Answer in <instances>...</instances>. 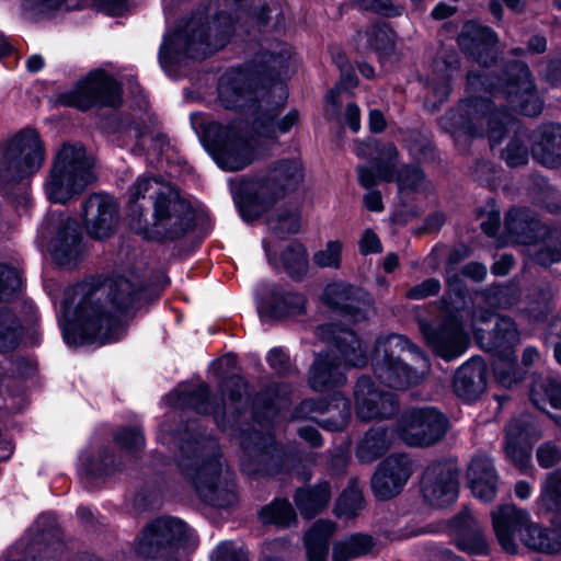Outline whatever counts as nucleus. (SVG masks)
I'll use <instances>...</instances> for the list:
<instances>
[{"label":"nucleus","instance_id":"nucleus-57","mask_svg":"<svg viewBox=\"0 0 561 561\" xmlns=\"http://www.w3.org/2000/svg\"><path fill=\"white\" fill-rule=\"evenodd\" d=\"M535 261L543 266L561 261V227L548 232L545 245L535 253Z\"/></svg>","mask_w":561,"mask_h":561},{"label":"nucleus","instance_id":"nucleus-7","mask_svg":"<svg viewBox=\"0 0 561 561\" xmlns=\"http://www.w3.org/2000/svg\"><path fill=\"white\" fill-rule=\"evenodd\" d=\"M209 4L197 8L179 32L167 31L159 49V64L164 72L176 78L188 60L202 61L209 51Z\"/></svg>","mask_w":561,"mask_h":561},{"label":"nucleus","instance_id":"nucleus-61","mask_svg":"<svg viewBox=\"0 0 561 561\" xmlns=\"http://www.w3.org/2000/svg\"><path fill=\"white\" fill-rule=\"evenodd\" d=\"M330 411L331 404L327 399H307L295 409L293 419L314 421L317 415Z\"/></svg>","mask_w":561,"mask_h":561},{"label":"nucleus","instance_id":"nucleus-40","mask_svg":"<svg viewBox=\"0 0 561 561\" xmlns=\"http://www.w3.org/2000/svg\"><path fill=\"white\" fill-rule=\"evenodd\" d=\"M392 433L385 426L368 430L356 447L355 455L363 463H370L388 451Z\"/></svg>","mask_w":561,"mask_h":561},{"label":"nucleus","instance_id":"nucleus-60","mask_svg":"<svg viewBox=\"0 0 561 561\" xmlns=\"http://www.w3.org/2000/svg\"><path fill=\"white\" fill-rule=\"evenodd\" d=\"M369 46L376 51H387L393 46V33L386 24H375L367 28Z\"/></svg>","mask_w":561,"mask_h":561},{"label":"nucleus","instance_id":"nucleus-47","mask_svg":"<svg viewBox=\"0 0 561 561\" xmlns=\"http://www.w3.org/2000/svg\"><path fill=\"white\" fill-rule=\"evenodd\" d=\"M266 224L275 236L284 239L299 231L300 215L295 207L277 209L268 215Z\"/></svg>","mask_w":561,"mask_h":561},{"label":"nucleus","instance_id":"nucleus-20","mask_svg":"<svg viewBox=\"0 0 561 561\" xmlns=\"http://www.w3.org/2000/svg\"><path fill=\"white\" fill-rule=\"evenodd\" d=\"M427 345L439 357L453 360L461 356L469 346V336L454 317H446L439 324H421Z\"/></svg>","mask_w":561,"mask_h":561},{"label":"nucleus","instance_id":"nucleus-9","mask_svg":"<svg viewBox=\"0 0 561 561\" xmlns=\"http://www.w3.org/2000/svg\"><path fill=\"white\" fill-rule=\"evenodd\" d=\"M93 164L81 145L65 144L58 150L45 183L48 199L65 204L94 180Z\"/></svg>","mask_w":561,"mask_h":561},{"label":"nucleus","instance_id":"nucleus-28","mask_svg":"<svg viewBox=\"0 0 561 561\" xmlns=\"http://www.w3.org/2000/svg\"><path fill=\"white\" fill-rule=\"evenodd\" d=\"M528 138L536 162L550 169L561 167V124H541Z\"/></svg>","mask_w":561,"mask_h":561},{"label":"nucleus","instance_id":"nucleus-5","mask_svg":"<svg viewBox=\"0 0 561 561\" xmlns=\"http://www.w3.org/2000/svg\"><path fill=\"white\" fill-rule=\"evenodd\" d=\"M316 335L335 346L341 358L334 350L321 351L316 355L308 370V385L313 391L328 392L345 386V369L367 364L366 350L352 330L327 323L316 329Z\"/></svg>","mask_w":561,"mask_h":561},{"label":"nucleus","instance_id":"nucleus-10","mask_svg":"<svg viewBox=\"0 0 561 561\" xmlns=\"http://www.w3.org/2000/svg\"><path fill=\"white\" fill-rule=\"evenodd\" d=\"M302 181L301 165L295 160H282L264 178L251 183L249 194L240 203L245 220L260 217Z\"/></svg>","mask_w":561,"mask_h":561},{"label":"nucleus","instance_id":"nucleus-19","mask_svg":"<svg viewBox=\"0 0 561 561\" xmlns=\"http://www.w3.org/2000/svg\"><path fill=\"white\" fill-rule=\"evenodd\" d=\"M322 301L351 322L366 320L373 306L367 291L344 282L329 284L323 291Z\"/></svg>","mask_w":561,"mask_h":561},{"label":"nucleus","instance_id":"nucleus-29","mask_svg":"<svg viewBox=\"0 0 561 561\" xmlns=\"http://www.w3.org/2000/svg\"><path fill=\"white\" fill-rule=\"evenodd\" d=\"M460 71V60L457 54L446 55L442 60L435 62V69L428 80V94L425 106L435 111L439 104L445 102L451 91V80Z\"/></svg>","mask_w":561,"mask_h":561},{"label":"nucleus","instance_id":"nucleus-4","mask_svg":"<svg viewBox=\"0 0 561 561\" xmlns=\"http://www.w3.org/2000/svg\"><path fill=\"white\" fill-rule=\"evenodd\" d=\"M128 193L129 227L145 239H178L195 226L191 204L157 178L139 176Z\"/></svg>","mask_w":561,"mask_h":561},{"label":"nucleus","instance_id":"nucleus-8","mask_svg":"<svg viewBox=\"0 0 561 561\" xmlns=\"http://www.w3.org/2000/svg\"><path fill=\"white\" fill-rule=\"evenodd\" d=\"M158 438L162 444L174 442L179 445L178 466L201 499L207 500L210 493V451L206 431H202L197 419H188L178 433L170 425L160 426Z\"/></svg>","mask_w":561,"mask_h":561},{"label":"nucleus","instance_id":"nucleus-52","mask_svg":"<svg viewBox=\"0 0 561 561\" xmlns=\"http://www.w3.org/2000/svg\"><path fill=\"white\" fill-rule=\"evenodd\" d=\"M260 518L264 524H274L278 527H289L297 523L296 513L287 500H275L263 507Z\"/></svg>","mask_w":561,"mask_h":561},{"label":"nucleus","instance_id":"nucleus-41","mask_svg":"<svg viewBox=\"0 0 561 561\" xmlns=\"http://www.w3.org/2000/svg\"><path fill=\"white\" fill-rule=\"evenodd\" d=\"M377 550L376 539L363 533H355L335 541L332 547L333 561H348Z\"/></svg>","mask_w":561,"mask_h":561},{"label":"nucleus","instance_id":"nucleus-50","mask_svg":"<svg viewBox=\"0 0 561 561\" xmlns=\"http://www.w3.org/2000/svg\"><path fill=\"white\" fill-rule=\"evenodd\" d=\"M287 400L272 399L270 391L259 393L253 401V417L260 425L273 424Z\"/></svg>","mask_w":561,"mask_h":561},{"label":"nucleus","instance_id":"nucleus-6","mask_svg":"<svg viewBox=\"0 0 561 561\" xmlns=\"http://www.w3.org/2000/svg\"><path fill=\"white\" fill-rule=\"evenodd\" d=\"M373 369L380 382L392 389L405 390L423 382L431 363L405 336L389 334L376 342Z\"/></svg>","mask_w":561,"mask_h":561},{"label":"nucleus","instance_id":"nucleus-12","mask_svg":"<svg viewBox=\"0 0 561 561\" xmlns=\"http://www.w3.org/2000/svg\"><path fill=\"white\" fill-rule=\"evenodd\" d=\"M448 428V417L433 405L404 409L396 425L399 438L411 447H431L445 437Z\"/></svg>","mask_w":561,"mask_h":561},{"label":"nucleus","instance_id":"nucleus-42","mask_svg":"<svg viewBox=\"0 0 561 561\" xmlns=\"http://www.w3.org/2000/svg\"><path fill=\"white\" fill-rule=\"evenodd\" d=\"M335 528V523L327 519H319L312 525L305 536L308 561H325L329 540Z\"/></svg>","mask_w":561,"mask_h":561},{"label":"nucleus","instance_id":"nucleus-59","mask_svg":"<svg viewBox=\"0 0 561 561\" xmlns=\"http://www.w3.org/2000/svg\"><path fill=\"white\" fill-rule=\"evenodd\" d=\"M371 488L378 499L389 500L399 494L402 491L403 485L386 474L382 471V467L379 465L371 479Z\"/></svg>","mask_w":561,"mask_h":561},{"label":"nucleus","instance_id":"nucleus-18","mask_svg":"<svg viewBox=\"0 0 561 561\" xmlns=\"http://www.w3.org/2000/svg\"><path fill=\"white\" fill-rule=\"evenodd\" d=\"M355 412L364 422L388 420L399 410V401L394 393L376 387L368 376L357 379L354 388Z\"/></svg>","mask_w":561,"mask_h":561},{"label":"nucleus","instance_id":"nucleus-32","mask_svg":"<svg viewBox=\"0 0 561 561\" xmlns=\"http://www.w3.org/2000/svg\"><path fill=\"white\" fill-rule=\"evenodd\" d=\"M455 545L468 554L485 556L489 545L481 526L470 511H463L454 519Z\"/></svg>","mask_w":561,"mask_h":561},{"label":"nucleus","instance_id":"nucleus-1","mask_svg":"<svg viewBox=\"0 0 561 561\" xmlns=\"http://www.w3.org/2000/svg\"><path fill=\"white\" fill-rule=\"evenodd\" d=\"M467 90L471 95L439 119L442 128L450 133L457 142L462 138L468 140L483 136L485 131L492 149L512 134L501 157L512 168L526 164L529 158V150L525 145L527 135L520 128L519 122L504 110H491L489 99L476 94L502 93L515 112L526 116L539 115L542 101L529 67L523 61H510L505 64L501 78L486 71H469Z\"/></svg>","mask_w":561,"mask_h":561},{"label":"nucleus","instance_id":"nucleus-49","mask_svg":"<svg viewBox=\"0 0 561 561\" xmlns=\"http://www.w3.org/2000/svg\"><path fill=\"white\" fill-rule=\"evenodd\" d=\"M493 371L496 381L503 387H512L524 378L514 352L496 354L493 362Z\"/></svg>","mask_w":561,"mask_h":561},{"label":"nucleus","instance_id":"nucleus-35","mask_svg":"<svg viewBox=\"0 0 561 561\" xmlns=\"http://www.w3.org/2000/svg\"><path fill=\"white\" fill-rule=\"evenodd\" d=\"M474 335L480 346L495 354L513 352V346L519 343V332L515 322L506 317L497 319L495 327L488 336L482 330H476Z\"/></svg>","mask_w":561,"mask_h":561},{"label":"nucleus","instance_id":"nucleus-13","mask_svg":"<svg viewBox=\"0 0 561 561\" xmlns=\"http://www.w3.org/2000/svg\"><path fill=\"white\" fill-rule=\"evenodd\" d=\"M244 450L242 469L251 476L277 474L288 471L295 460V455L275 442L268 433L252 431L242 438Z\"/></svg>","mask_w":561,"mask_h":561},{"label":"nucleus","instance_id":"nucleus-21","mask_svg":"<svg viewBox=\"0 0 561 561\" xmlns=\"http://www.w3.org/2000/svg\"><path fill=\"white\" fill-rule=\"evenodd\" d=\"M422 493L430 505L445 507L458 496V470L450 461L430 465L422 478Z\"/></svg>","mask_w":561,"mask_h":561},{"label":"nucleus","instance_id":"nucleus-27","mask_svg":"<svg viewBox=\"0 0 561 561\" xmlns=\"http://www.w3.org/2000/svg\"><path fill=\"white\" fill-rule=\"evenodd\" d=\"M256 293L262 299V310L271 318L282 319L305 312L306 298L301 294L286 291L266 282L257 286Z\"/></svg>","mask_w":561,"mask_h":561},{"label":"nucleus","instance_id":"nucleus-44","mask_svg":"<svg viewBox=\"0 0 561 561\" xmlns=\"http://www.w3.org/2000/svg\"><path fill=\"white\" fill-rule=\"evenodd\" d=\"M78 7L79 0H21L23 15L33 21L71 11Z\"/></svg>","mask_w":561,"mask_h":561},{"label":"nucleus","instance_id":"nucleus-23","mask_svg":"<svg viewBox=\"0 0 561 561\" xmlns=\"http://www.w3.org/2000/svg\"><path fill=\"white\" fill-rule=\"evenodd\" d=\"M31 534L26 535L22 540L26 542L25 554L33 560L37 558H49L61 554L64 543L60 539V531L57 528V516L55 513L47 512L41 514Z\"/></svg>","mask_w":561,"mask_h":561},{"label":"nucleus","instance_id":"nucleus-15","mask_svg":"<svg viewBox=\"0 0 561 561\" xmlns=\"http://www.w3.org/2000/svg\"><path fill=\"white\" fill-rule=\"evenodd\" d=\"M43 234L47 239V250L60 267L71 268L78 264L83 245L79 225L73 218L64 213H49Z\"/></svg>","mask_w":561,"mask_h":561},{"label":"nucleus","instance_id":"nucleus-11","mask_svg":"<svg viewBox=\"0 0 561 561\" xmlns=\"http://www.w3.org/2000/svg\"><path fill=\"white\" fill-rule=\"evenodd\" d=\"M44 159L45 151L38 133L34 129L22 130L2 151L0 186L4 188L32 176L42 168Z\"/></svg>","mask_w":561,"mask_h":561},{"label":"nucleus","instance_id":"nucleus-31","mask_svg":"<svg viewBox=\"0 0 561 561\" xmlns=\"http://www.w3.org/2000/svg\"><path fill=\"white\" fill-rule=\"evenodd\" d=\"M213 159L224 170H241L254 159L253 141L229 133L227 140L222 145L215 146L213 141Z\"/></svg>","mask_w":561,"mask_h":561},{"label":"nucleus","instance_id":"nucleus-17","mask_svg":"<svg viewBox=\"0 0 561 561\" xmlns=\"http://www.w3.org/2000/svg\"><path fill=\"white\" fill-rule=\"evenodd\" d=\"M375 152L374 168L378 178L386 182L397 181L401 192H420L426 187V180L423 171L416 165H404L398 174H396V161L398 158V149L391 142L367 144L363 148H358L357 154Z\"/></svg>","mask_w":561,"mask_h":561},{"label":"nucleus","instance_id":"nucleus-26","mask_svg":"<svg viewBox=\"0 0 561 561\" xmlns=\"http://www.w3.org/2000/svg\"><path fill=\"white\" fill-rule=\"evenodd\" d=\"M491 517L501 547L510 553H515L517 551L516 538L522 537L529 523L528 513L517 508L514 504H505L493 511Z\"/></svg>","mask_w":561,"mask_h":561},{"label":"nucleus","instance_id":"nucleus-30","mask_svg":"<svg viewBox=\"0 0 561 561\" xmlns=\"http://www.w3.org/2000/svg\"><path fill=\"white\" fill-rule=\"evenodd\" d=\"M486 365L480 357L463 363L454 377V391L463 401L477 400L486 389Z\"/></svg>","mask_w":561,"mask_h":561},{"label":"nucleus","instance_id":"nucleus-43","mask_svg":"<svg viewBox=\"0 0 561 561\" xmlns=\"http://www.w3.org/2000/svg\"><path fill=\"white\" fill-rule=\"evenodd\" d=\"M526 423L522 420H512L506 426L505 453L513 463L520 470H525L530 461L529 453L523 448L526 439Z\"/></svg>","mask_w":561,"mask_h":561},{"label":"nucleus","instance_id":"nucleus-56","mask_svg":"<svg viewBox=\"0 0 561 561\" xmlns=\"http://www.w3.org/2000/svg\"><path fill=\"white\" fill-rule=\"evenodd\" d=\"M344 243L340 240H330L323 249L316 251L312 262L320 268L339 270L342 265V252Z\"/></svg>","mask_w":561,"mask_h":561},{"label":"nucleus","instance_id":"nucleus-62","mask_svg":"<svg viewBox=\"0 0 561 561\" xmlns=\"http://www.w3.org/2000/svg\"><path fill=\"white\" fill-rule=\"evenodd\" d=\"M355 7L362 11H370L386 18L399 16L403 13L402 5L394 4L391 0H355Z\"/></svg>","mask_w":561,"mask_h":561},{"label":"nucleus","instance_id":"nucleus-39","mask_svg":"<svg viewBox=\"0 0 561 561\" xmlns=\"http://www.w3.org/2000/svg\"><path fill=\"white\" fill-rule=\"evenodd\" d=\"M100 459H84L81 456V465L79 474L82 482L87 486H99L104 483L107 478L121 470V462H115L114 456L107 449L100 453Z\"/></svg>","mask_w":561,"mask_h":561},{"label":"nucleus","instance_id":"nucleus-25","mask_svg":"<svg viewBox=\"0 0 561 561\" xmlns=\"http://www.w3.org/2000/svg\"><path fill=\"white\" fill-rule=\"evenodd\" d=\"M497 41V35L491 27L474 22L466 23L458 36L461 50L483 67H489L496 60Z\"/></svg>","mask_w":561,"mask_h":561},{"label":"nucleus","instance_id":"nucleus-2","mask_svg":"<svg viewBox=\"0 0 561 561\" xmlns=\"http://www.w3.org/2000/svg\"><path fill=\"white\" fill-rule=\"evenodd\" d=\"M289 53H259L242 68L227 71L218 83V96L225 107L249 112L253 131L265 138L287 133L299 118L297 111L289 112L279 122L274 119L286 98L280 76L287 70Z\"/></svg>","mask_w":561,"mask_h":561},{"label":"nucleus","instance_id":"nucleus-46","mask_svg":"<svg viewBox=\"0 0 561 561\" xmlns=\"http://www.w3.org/2000/svg\"><path fill=\"white\" fill-rule=\"evenodd\" d=\"M539 508L561 515V469L549 472L538 497Z\"/></svg>","mask_w":561,"mask_h":561},{"label":"nucleus","instance_id":"nucleus-22","mask_svg":"<svg viewBox=\"0 0 561 561\" xmlns=\"http://www.w3.org/2000/svg\"><path fill=\"white\" fill-rule=\"evenodd\" d=\"M82 214L91 238L102 240L112 236L118 222V205L106 194H92L84 202Z\"/></svg>","mask_w":561,"mask_h":561},{"label":"nucleus","instance_id":"nucleus-48","mask_svg":"<svg viewBox=\"0 0 561 561\" xmlns=\"http://www.w3.org/2000/svg\"><path fill=\"white\" fill-rule=\"evenodd\" d=\"M364 506L362 489L357 480L352 479L335 503L334 514L340 518H353Z\"/></svg>","mask_w":561,"mask_h":561},{"label":"nucleus","instance_id":"nucleus-54","mask_svg":"<svg viewBox=\"0 0 561 561\" xmlns=\"http://www.w3.org/2000/svg\"><path fill=\"white\" fill-rule=\"evenodd\" d=\"M285 271L295 279H300L308 270L306 249L300 243H290L282 254Z\"/></svg>","mask_w":561,"mask_h":561},{"label":"nucleus","instance_id":"nucleus-3","mask_svg":"<svg viewBox=\"0 0 561 561\" xmlns=\"http://www.w3.org/2000/svg\"><path fill=\"white\" fill-rule=\"evenodd\" d=\"M144 282L134 273L129 277L117 275L110 279L108 302L100 304L104 289L78 284L72 289L71 306L66 302L59 325L65 342L70 346L104 345L121 340L126 331L127 312L135 308L144 295Z\"/></svg>","mask_w":561,"mask_h":561},{"label":"nucleus","instance_id":"nucleus-34","mask_svg":"<svg viewBox=\"0 0 561 561\" xmlns=\"http://www.w3.org/2000/svg\"><path fill=\"white\" fill-rule=\"evenodd\" d=\"M164 400L175 411L190 409L197 414H208L209 412L208 387L198 379L180 383Z\"/></svg>","mask_w":561,"mask_h":561},{"label":"nucleus","instance_id":"nucleus-16","mask_svg":"<svg viewBox=\"0 0 561 561\" xmlns=\"http://www.w3.org/2000/svg\"><path fill=\"white\" fill-rule=\"evenodd\" d=\"M193 531L175 517H159L148 524L137 537L135 551L138 556L153 559L169 548L190 542Z\"/></svg>","mask_w":561,"mask_h":561},{"label":"nucleus","instance_id":"nucleus-14","mask_svg":"<svg viewBox=\"0 0 561 561\" xmlns=\"http://www.w3.org/2000/svg\"><path fill=\"white\" fill-rule=\"evenodd\" d=\"M59 104L87 111L93 106L117 107L122 104V85L102 69L90 71L72 90L57 96Z\"/></svg>","mask_w":561,"mask_h":561},{"label":"nucleus","instance_id":"nucleus-36","mask_svg":"<svg viewBox=\"0 0 561 561\" xmlns=\"http://www.w3.org/2000/svg\"><path fill=\"white\" fill-rule=\"evenodd\" d=\"M332 497V488L328 481H320L313 485L298 488L294 494V502L305 518H312L328 507Z\"/></svg>","mask_w":561,"mask_h":561},{"label":"nucleus","instance_id":"nucleus-51","mask_svg":"<svg viewBox=\"0 0 561 561\" xmlns=\"http://www.w3.org/2000/svg\"><path fill=\"white\" fill-rule=\"evenodd\" d=\"M519 539L528 548L540 552H554L561 547L560 541L548 529L529 523Z\"/></svg>","mask_w":561,"mask_h":561},{"label":"nucleus","instance_id":"nucleus-38","mask_svg":"<svg viewBox=\"0 0 561 561\" xmlns=\"http://www.w3.org/2000/svg\"><path fill=\"white\" fill-rule=\"evenodd\" d=\"M236 503L234 473L213 456V507L227 508Z\"/></svg>","mask_w":561,"mask_h":561},{"label":"nucleus","instance_id":"nucleus-58","mask_svg":"<svg viewBox=\"0 0 561 561\" xmlns=\"http://www.w3.org/2000/svg\"><path fill=\"white\" fill-rule=\"evenodd\" d=\"M234 33V23L229 14H218L213 19V51L222 49Z\"/></svg>","mask_w":561,"mask_h":561},{"label":"nucleus","instance_id":"nucleus-33","mask_svg":"<svg viewBox=\"0 0 561 561\" xmlns=\"http://www.w3.org/2000/svg\"><path fill=\"white\" fill-rule=\"evenodd\" d=\"M467 477L474 497L483 502L494 500L497 492L499 474L491 458L474 457L468 467Z\"/></svg>","mask_w":561,"mask_h":561},{"label":"nucleus","instance_id":"nucleus-53","mask_svg":"<svg viewBox=\"0 0 561 561\" xmlns=\"http://www.w3.org/2000/svg\"><path fill=\"white\" fill-rule=\"evenodd\" d=\"M553 408H561V380L547 377L541 381L535 382L530 390V400L538 409H543L546 401Z\"/></svg>","mask_w":561,"mask_h":561},{"label":"nucleus","instance_id":"nucleus-64","mask_svg":"<svg viewBox=\"0 0 561 561\" xmlns=\"http://www.w3.org/2000/svg\"><path fill=\"white\" fill-rule=\"evenodd\" d=\"M270 367L279 376H289L297 373L289 355L282 347L272 348L266 357Z\"/></svg>","mask_w":561,"mask_h":561},{"label":"nucleus","instance_id":"nucleus-55","mask_svg":"<svg viewBox=\"0 0 561 561\" xmlns=\"http://www.w3.org/2000/svg\"><path fill=\"white\" fill-rule=\"evenodd\" d=\"M382 471L402 484L407 483L412 473V460L403 454H392L380 462Z\"/></svg>","mask_w":561,"mask_h":561},{"label":"nucleus","instance_id":"nucleus-45","mask_svg":"<svg viewBox=\"0 0 561 561\" xmlns=\"http://www.w3.org/2000/svg\"><path fill=\"white\" fill-rule=\"evenodd\" d=\"M341 78L339 83L328 92L325 95V114L329 119H336L341 107L339 95L342 90H350L357 85L358 79L355 71L350 62L340 65Z\"/></svg>","mask_w":561,"mask_h":561},{"label":"nucleus","instance_id":"nucleus-24","mask_svg":"<svg viewBox=\"0 0 561 561\" xmlns=\"http://www.w3.org/2000/svg\"><path fill=\"white\" fill-rule=\"evenodd\" d=\"M21 287L20 273L0 264V300L10 299ZM22 325L9 311H0V353L12 351L20 342Z\"/></svg>","mask_w":561,"mask_h":561},{"label":"nucleus","instance_id":"nucleus-63","mask_svg":"<svg viewBox=\"0 0 561 561\" xmlns=\"http://www.w3.org/2000/svg\"><path fill=\"white\" fill-rule=\"evenodd\" d=\"M333 400L335 401L334 408L339 410V416L323 421L321 426L329 431H341L350 420L351 401L341 393H336Z\"/></svg>","mask_w":561,"mask_h":561},{"label":"nucleus","instance_id":"nucleus-37","mask_svg":"<svg viewBox=\"0 0 561 561\" xmlns=\"http://www.w3.org/2000/svg\"><path fill=\"white\" fill-rule=\"evenodd\" d=\"M506 237L511 242L531 244L539 236L540 222L525 209H512L504 222Z\"/></svg>","mask_w":561,"mask_h":561}]
</instances>
